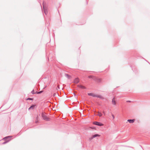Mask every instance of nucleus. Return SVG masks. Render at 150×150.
I'll list each match as a JSON object with an SVG mask.
<instances>
[{
  "label": "nucleus",
  "instance_id": "obj_18",
  "mask_svg": "<svg viewBox=\"0 0 150 150\" xmlns=\"http://www.w3.org/2000/svg\"><path fill=\"white\" fill-rule=\"evenodd\" d=\"M103 113L105 114V113H104V111L103 112Z\"/></svg>",
  "mask_w": 150,
  "mask_h": 150
},
{
  "label": "nucleus",
  "instance_id": "obj_2",
  "mask_svg": "<svg viewBox=\"0 0 150 150\" xmlns=\"http://www.w3.org/2000/svg\"><path fill=\"white\" fill-rule=\"evenodd\" d=\"M112 103L114 105H116L117 104V101L115 98H113L112 100Z\"/></svg>",
  "mask_w": 150,
  "mask_h": 150
},
{
  "label": "nucleus",
  "instance_id": "obj_8",
  "mask_svg": "<svg viewBox=\"0 0 150 150\" xmlns=\"http://www.w3.org/2000/svg\"><path fill=\"white\" fill-rule=\"evenodd\" d=\"M98 114L97 115L99 116V117H101L102 115V114L101 112H98Z\"/></svg>",
  "mask_w": 150,
  "mask_h": 150
},
{
  "label": "nucleus",
  "instance_id": "obj_20",
  "mask_svg": "<svg viewBox=\"0 0 150 150\" xmlns=\"http://www.w3.org/2000/svg\"><path fill=\"white\" fill-rule=\"evenodd\" d=\"M67 76H68V75H67Z\"/></svg>",
  "mask_w": 150,
  "mask_h": 150
},
{
  "label": "nucleus",
  "instance_id": "obj_9",
  "mask_svg": "<svg viewBox=\"0 0 150 150\" xmlns=\"http://www.w3.org/2000/svg\"><path fill=\"white\" fill-rule=\"evenodd\" d=\"M78 86L79 88H81L83 89V88H85V87L84 86H82V85L79 86Z\"/></svg>",
  "mask_w": 150,
  "mask_h": 150
},
{
  "label": "nucleus",
  "instance_id": "obj_7",
  "mask_svg": "<svg viewBox=\"0 0 150 150\" xmlns=\"http://www.w3.org/2000/svg\"><path fill=\"white\" fill-rule=\"evenodd\" d=\"M100 136V135H99V134H95V135H93L91 139H92L93 138L95 137H99Z\"/></svg>",
  "mask_w": 150,
  "mask_h": 150
},
{
  "label": "nucleus",
  "instance_id": "obj_1",
  "mask_svg": "<svg viewBox=\"0 0 150 150\" xmlns=\"http://www.w3.org/2000/svg\"><path fill=\"white\" fill-rule=\"evenodd\" d=\"M42 116L43 119L46 121H49L50 120V119L45 115L43 113H42Z\"/></svg>",
  "mask_w": 150,
  "mask_h": 150
},
{
  "label": "nucleus",
  "instance_id": "obj_6",
  "mask_svg": "<svg viewBox=\"0 0 150 150\" xmlns=\"http://www.w3.org/2000/svg\"><path fill=\"white\" fill-rule=\"evenodd\" d=\"M79 81V79L78 78H76L75 79L74 82L75 83H77Z\"/></svg>",
  "mask_w": 150,
  "mask_h": 150
},
{
  "label": "nucleus",
  "instance_id": "obj_3",
  "mask_svg": "<svg viewBox=\"0 0 150 150\" xmlns=\"http://www.w3.org/2000/svg\"><path fill=\"white\" fill-rule=\"evenodd\" d=\"M93 124L94 125H98V126H102L103 125V124L101 123L100 122H94L93 123Z\"/></svg>",
  "mask_w": 150,
  "mask_h": 150
},
{
  "label": "nucleus",
  "instance_id": "obj_21",
  "mask_svg": "<svg viewBox=\"0 0 150 150\" xmlns=\"http://www.w3.org/2000/svg\"><path fill=\"white\" fill-rule=\"evenodd\" d=\"M8 141H9V140H8V141H7V142H8Z\"/></svg>",
  "mask_w": 150,
  "mask_h": 150
},
{
  "label": "nucleus",
  "instance_id": "obj_19",
  "mask_svg": "<svg viewBox=\"0 0 150 150\" xmlns=\"http://www.w3.org/2000/svg\"><path fill=\"white\" fill-rule=\"evenodd\" d=\"M58 87L59 88V85H58Z\"/></svg>",
  "mask_w": 150,
  "mask_h": 150
},
{
  "label": "nucleus",
  "instance_id": "obj_13",
  "mask_svg": "<svg viewBox=\"0 0 150 150\" xmlns=\"http://www.w3.org/2000/svg\"><path fill=\"white\" fill-rule=\"evenodd\" d=\"M32 93H33V94H34L35 93H34V90H33V91H32Z\"/></svg>",
  "mask_w": 150,
  "mask_h": 150
},
{
  "label": "nucleus",
  "instance_id": "obj_4",
  "mask_svg": "<svg viewBox=\"0 0 150 150\" xmlns=\"http://www.w3.org/2000/svg\"><path fill=\"white\" fill-rule=\"evenodd\" d=\"M88 95L89 96H92L93 97H99L98 96H97V95H95V94H94L93 93H88Z\"/></svg>",
  "mask_w": 150,
  "mask_h": 150
},
{
  "label": "nucleus",
  "instance_id": "obj_11",
  "mask_svg": "<svg viewBox=\"0 0 150 150\" xmlns=\"http://www.w3.org/2000/svg\"><path fill=\"white\" fill-rule=\"evenodd\" d=\"M42 91H39V92H36V93L37 94H40V93H42Z\"/></svg>",
  "mask_w": 150,
  "mask_h": 150
},
{
  "label": "nucleus",
  "instance_id": "obj_5",
  "mask_svg": "<svg viewBox=\"0 0 150 150\" xmlns=\"http://www.w3.org/2000/svg\"><path fill=\"white\" fill-rule=\"evenodd\" d=\"M134 121H135L134 119L128 120H127V121L128 122L130 123H133L134 122Z\"/></svg>",
  "mask_w": 150,
  "mask_h": 150
},
{
  "label": "nucleus",
  "instance_id": "obj_16",
  "mask_svg": "<svg viewBox=\"0 0 150 150\" xmlns=\"http://www.w3.org/2000/svg\"><path fill=\"white\" fill-rule=\"evenodd\" d=\"M38 119H37V120H36V121H35V123H38Z\"/></svg>",
  "mask_w": 150,
  "mask_h": 150
},
{
  "label": "nucleus",
  "instance_id": "obj_12",
  "mask_svg": "<svg viewBox=\"0 0 150 150\" xmlns=\"http://www.w3.org/2000/svg\"><path fill=\"white\" fill-rule=\"evenodd\" d=\"M10 137H5L4 139L5 140H6L7 138H8Z\"/></svg>",
  "mask_w": 150,
  "mask_h": 150
},
{
  "label": "nucleus",
  "instance_id": "obj_10",
  "mask_svg": "<svg viewBox=\"0 0 150 150\" xmlns=\"http://www.w3.org/2000/svg\"><path fill=\"white\" fill-rule=\"evenodd\" d=\"M35 107V106L34 105H32L31 106H30L29 108V110H30L32 108V109H33L34 107Z\"/></svg>",
  "mask_w": 150,
  "mask_h": 150
},
{
  "label": "nucleus",
  "instance_id": "obj_14",
  "mask_svg": "<svg viewBox=\"0 0 150 150\" xmlns=\"http://www.w3.org/2000/svg\"><path fill=\"white\" fill-rule=\"evenodd\" d=\"M32 98H28L27 99V100H32Z\"/></svg>",
  "mask_w": 150,
  "mask_h": 150
},
{
  "label": "nucleus",
  "instance_id": "obj_17",
  "mask_svg": "<svg viewBox=\"0 0 150 150\" xmlns=\"http://www.w3.org/2000/svg\"><path fill=\"white\" fill-rule=\"evenodd\" d=\"M55 94H55V93H54V95H54V96L55 95Z\"/></svg>",
  "mask_w": 150,
  "mask_h": 150
},
{
  "label": "nucleus",
  "instance_id": "obj_15",
  "mask_svg": "<svg viewBox=\"0 0 150 150\" xmlns=\"http://www.w3.org/2000/svg\"><path fill=\"white\" fill-rule=\"evenodd\" d=\"M112 116L113 117V118L114 119L115 118V117H114V115H112Z\"/></svg>",
  "mask_w": 150,
  "mask_h": 150
}]
</instances>
